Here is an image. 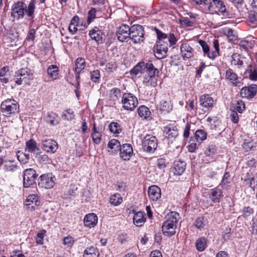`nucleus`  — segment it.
<instances>
[{"mask_svg": "<svg viewBox=\"0 0 257 257\" xmlns=\"http://www.w3.org/2000/svg\"><path fill=\"white\" fill-rule=\"evenodd\" d=\"M35 4L34 1L30 2L28 6L22 1L15 3L12 7L11 17L16 20H20L24 18L26 13L28 17H33L36 8Z\"/></svg>", "mask_w": 257, "mask_h": 257, "instance_id": "1", "label": "nucleus"}, {"mask_svg": "<svg viewBox=\"0 0 257 257\" xmlns=\"http://www.w3.org/2000/svg\"><path fill=\"white\" fill-rule=\"evenodd\" d=\"M147 74L143 80V84L146 86L155 87L157 82V76L159 71L155 68L151 62H148L146 64Z\"/></svg>", "mask_w": 257, "mask_h": 257, "instance_id": "2", "label": "nucleus"}, {"mask_svg": "<svg viewBox=\"0 0 257 257\" xmlns=\"http://www.w3.org/2000/svg\"><path fill=\"white\" fill-rule=\"evenodd\" d=\"M122 108L126 110H134L138 104L137 97L132 93H124L121 97Z\"/></svg>", "mask_w": 257, "mask_h": 257, "instance_id": "3", "label": "nucleus"}, {"mask_svg": "<svg viewBox=\"0 0 257 257\" xmlns=\"http://www.w3.org/2000/svg\"><path fill=\"white\" fill-rule=\"evenodd\" d=\"M2 112L6 115H10L18 111V103L13 99H8L4 101L1 105Z\"/></svg>", "mask_w": 257, "mask_h": 257, "instance_id": "4", "label": "nucleus"}, {"mask_svg": "<svg viewBox=\"0 0 257 257\" xmlns=\"http://www.w3.org/2000/svg\"><path fill=\"white\" fill-rule=\"evenodd\" d=\"M33 79V75L31 70L28 68H22L18 70L15 73V83L20 85L23 82L27 83L30 80Z\"/></svg>", "mask_w": 257, "mask_h": 257, "instance_id": "5", "label": "nucleus"}, {"mask_svg": "<svg viewBox=\"0 0 257 257\" xmlns=\"http://www.w3.org/2000/svg\"><path fill=\"white\" fill-rule=\"evenodd\" d=\"M142 148L144 151L153 153L158 146V140L156 137L151 135H147L143 139L142 142Z\"/></svg>", "mask_w": 257, "mask_h": 257, "instance_id": "6", "label": "nucleus"}, {"mask_svg": "<svg viewBox=\"0 0 257 257\" xmlns=\"http://www.w3.org/2000/svg\"><path fill=\"white\" fill-rule=\"evenodd\" d=\"M144 38V34L143 27L139 25H135L131 27L129 39L136 44L143 42Z\"/></svg>", "mask_w": 257, "mask_h": 257, "instance_id": "7", "label": "nucleus"}, {"mask_svg": "<svg viewBox=\"0 0 257 257\" xmlns=\"http://www.w3.org/2000/svg\"><path fill=\"white\" fill-rule=\"evenodd\" d=\"M55 180L56 178L52 174H43L38 180V185L41 188L49 189L54 186Z\"/></svg>", "mask_w": 257, "mask_h": 257, "instance_id": "8", "label": "nucleus"}, {"mask_svg": "<svg viewBox=\"0 0 257 257\" xmlns=\"http://www.w3.org/2000/svg\"><path fill=\"white\" fill-rule=\"evenodd\" d=\"M37 177L36 171L33 169H27L23 173L24 187L28 188L35 183Z\"/></svg>", "mask_w": 257, "mask_h": 257, "instance_id": "9", "label": "nucleus"}, {"mask_svg": "<svg viewBox=\"0 0 257 257\" xmlns=\"http://www.w3.org/2000/svg\"><path fill=\"white\" fill-rule=\"evenodd\" d=\"M168 51V44L165 42L158 41L154 48L155 56L159 59L164 58Z\"/></svg>", "mask_w": 257, "mask_h": 257, "instance_id": "10", "label": "nucleus"}, {"mask_svg": "<svg viewBox=\"0 0 257 257\" xmlns=\"http://www.w3.org/2000/svg\"><path fill=\"white\" fill-rule=\"evenodd\" d=\"M257 85L251 84L247 86L242 87L240 90L241 97L250 99L252 98L256 94Z\"/></svg>", "mask_w": 257, "mask_h": 257, "instance_id": "11", "label": "nucleus"}, {"mask_svg": "<svg viewBox=\"0 0 257 257\" xmlns=\"http://www.w3.org/2000/svg\"><path fill=\"white\" fill-rule=\"evenodd\" d=\"M131 28L127 25H122L119 27L116 35L118 40L121 42H127L129 40Z\"/></svg>", "mask_w": 257, "mask_h": 257, "instance_id": "12", "label": "nucleus"}, {"mask_svg": "<svg viewBox=\"0 0 257 257\" xmlns=\"http://www.w3.org/2000/svg\"><path fill=\"white\" fill-rule=\"evenodd\" d=\"M164 135L168 139L175 138L178 135V131L175 123H169L164 127Z\"/></svg>", "mask_w": 257, "mask_h": 257, "instance_id": "13", "label": "nucleus"}, {"mask_svg": "<svg viewBox=\"0 0 257 257\" xmlns=\"http://www.w3.org/2000/svg\"><path fill=\"white\" fill-rule=\"evenodd\" d=\"M104 128L102 125L97 126L94 123L92 129L91 137L94 143L99 144L101 140Z\"/></svg>", "mask_w": 257, "mask_h": 257, "instance_id": "14", "label": "nucleus"}, {"mask_svg": "<svg viewBox=\"0 0 257 257\" xmlns=\"http://www.w3.org/2000/svg\"><path fill=\"white\" fill-rule=\"evenodd\" d=\"M43 149L47 153H54L58 149L57 143L52 139L42 141Z\"/></svg>", "mask_w": 257, "mask_h": 257, "instance_id": "15", "label": "nucleus"}, {"mask_svg": "<svg viewBox=\"0 0 257 257\" xmlns=\"http://www.w3.org/2000/svg\"><path fill=\"white\" fill-rule=\"evenodd\" d=\"M177 225L169 221H165L162 224V231L165 235L172 236L176 233Z\"/></svg>", "mask_w": 257, "mask_h": 257, "instance_id": "16", "label": "nucleus"}, {"mask_svg": "<svg viewBox=\"0 0 257 257\" xmlns=\"http://www.w3.org/2000/svg\"><path fill=\"white\" fill-rule=\"evenodd\" d=\"M120 157L123 160H129L133 154L132 146L128 144L123 145L119 149Z\"/></svg>", "mask_w": 257, "mask_h": 257, "instance_id": "17", "label": "nucleus"}, {"mask_svg": "<svg viewBox=\"0 0 257 257\" xmlns=\"http://www.w3.org/2000/svg\"><path fill=\"white\" fill-rule=\"evenodd\" d=\"M194 53L193 49L188 44H182L180 46V55L184 60L192 58Z\"/></svg>", "mask_w": 257, "mask_h": 257, "instance_id": "18", "label": "nucleus"}, {"mask_svg": "<svg viewBox=\"0 0 257 257\" xmlns=\"http://www.w3.org/2000/svg\"><path fill=\"white\" fill-rule=\"evenodd\" d=\"M39 197L36 194H31L29 195L26 200V205L32 209L40 205Z\"/></svg>", "mask_w": 257, "mask_h": 257, "instance_id": "19", "label": "nucleus"}, {"mask_svg": "<svg viewBox=\"0 0 257 257\" xmlns=\"http://www.w3.org/2000/svg\"><path fill=\"white\" fill-rule=\"evenodd\" d=\"M225 78L234 86H236L240 83L241 78L230 69L226 71Z\"/></svg>", "mask_w": 257, "mask_h": 257, "instance_id": "20", "label": "nucleus"}, {"mask_svg": "<svg viewBox=\"0 0 257 257\" xmlns=\"http://www.w3.org/2000/svg\"><path fill=\"white\" fill-rule=\"evenodd\" d=\"M98 218L94 213H89L85 215L83 221L84 226L91 228L95 226L97 223Z\"/></svg>", "mask_w": 257, "mask_h": 257, "instance_id": "21", "label": "nucleus"}, {"mask_svg": "<svg viewBox=\"0 0 257 257\" xmlns=\"http://www.w3.org/2000/svg\"><path fill=\"white\" fill-rule=\"evenodd\" d=\"M148 196L152 201H157L161 197V193L160 188L156 185H152L148 189Z\"/></svg>", "mask_w": 257, "mask_h": 257, "instance_id": "22", "label": "nucleus"}, {"mask_svg": "<svg viewBox=\"0 0 257 257\" xmlns=\"http://www.w3.org/2000/svg\"><path fill=\"white\" fill-rule=\"evenodd\" d=\"M199 101L200 105L206 108L212 107L214 102L213 98L208 94L201 95Z\"/></svg>", "mask_w": 257, "mask_h": 257, "instance_id": "23", "label": "nucleus"}, {"mask_svg": "<svg viewBox=\"0 0 257 257\" xmlns=\"http://www.w3.org/2000/svg\"><path fill=\"white\" fill-rule=\"evenodd\" d=\"M219 187L210 190L209 192V198L214 203L219 202L220 197L222 196V192Z\"/></svg>", "mask_w": 257, "mask_h": 257, "instance_id": "24", "label": "nucleus"}, {"mask_svg": "<svg viewBox=\"0 0 257 257\" xmlns=\"http://www.w3.org/2000/svg\"><path fill=\"white\" fill-rule=\"evenodd\" d=\"M146 220V214L144 212L138 211L134 214L133 222L137 226H141Z\"/></svg>", "mask_w": 257, "mask_h": 257, "instance_id": "25", "label": "nucleus"}, {"mask_svg": "<svg viewBox=\"0 0 257 257\" xmlns=\"http://www.w3.org/2000/svg\"><path fill=\"white\" fill-rule=\"evenodd\" d=\"M89 35L91 38L98 43L102 42V32L98 28L95 27L92 30H90Z\"/></svg>", "mask_w": 257, "mask_h": 257, "instance_id": "26", "label": "nucleus"}, {"mask_svg": "<svg viewBox=\"0 0 257 257\" xmlns=\"http://www.w3.org/2000/svg\"><path fill=\"white\" fill-rule=\"evenodd\" d=\"M245 74L251 81L257 80V67L249 65L245 70Z\"/></svg>", "mask_w": 257, "mask_h": 257, "instance_id": "27", "label": "nucleus"}, {"mask_svg": "<svg viewBox=\"0 0 257 257\" xmlns=\"http://www.w3.org/2000/svg\"><path fill=\"white\" fill-rule=\"evenodd\" d=\"M159 108L164 113H169L172 111L173 105L169 99L162 100L159 104Z\"/></svg>", "mask_w": 257, "mask_h": 257, "instance_id": "28", "label": "nucleus"}, {"mask_svg": "<svg viewBox=\"0 0 257 257\" xmlns=\"http://www.w3.org/2000/svg\"><path fill=\"white\" fill-rule=\"evenodd\" d=\"M45 119L47 123L53 126L58 124L60 121L59 116L53 112L48 113Z\"/></svg>", "mask_w": 257, "mask_h": 257, "instance_id": "29", "label": "nucleus"}, {"mask_svg": "<svg viewBox=\"0 0 257 257\" xmlns=\"http://www.w3.org/2000/svg\"><path fill=\"white\" fill-rule=\"evenodd\" d=\"M47 73L51 80H56L58 77V67L55 65L49 66L47 69Z\"/></svg>", "mask_w": 257, "mask_h": 257, "instance_id": "30", "label": "nucleus"}, {"mask_svg": "<svg viewBox=\"0 0 257 257\" xmlns=\"http://www.w3.org/2000/svg\"><path fill=\"white\" fill-rule=\"evenodd\" d=\"M185 170V163L183 162L177 161L174 164L173 173L176 175H181Z\"/></svg>", "mask_w": 257, "mask_h": 257, "instance_id": "31", "label": "nucleus"}, {"mask_svg": "<svg viewBox=\"0 0 257 257\" xmlns=\"http://www.w3.org/2000/svg\"><path fill=\"white\" fill-rule=\"evenodd\" d=\"M17 156L18 160L23 164L28 163L30 159V153L27 151L24 152L18 151Z\"/></svg>", "mask_w": 257, "mask_h": 257, "instance_id": "32", "label": "nucleus"}, {"mask_svg": "<svg viewBox=\"0 0 257 257\" xmlns=\"http://www.w3.org/2000/svg\"><path fill=\"white\" fill-rule=\"evenodd\" d=\"M138 113L139 115L144 119L148 118L151 115V111L149 108L145 105L139 106L138 109Z\"/></svg>", "mask_w": 257, "mask_h": 257, "instance_id": "33", "label": "nucleus"}, {"mask_svg": "<svg viewBox=\"0 0 257 257\" xmlns=\"http://www.w3.org/2000/svg\"><path fill=\"white\" fill-rule=\"evenodd\" d=\"M196 249L199 251H203L207 247V239L202 237L198 238L195 243Z\"/></svg>", "mask_w": 257, "mask_h": 257, "instance_id": "34", "label": "nucleus"}, {"mask_svg": "<svg viewBox=\"0 0 257 257\" xmlns=\"http://www.w3.org/2000/svg\"><path fill=\"white\" fill-rule=\"evenodd\" d=\"M99 251L97 249L93 246L87 248L84 252L83 257H98Z\"/></svg>", "mask_w": 257, "mask_h": 257, "instance_id": "35", "label": "nucleus"}, {"mask_svg": "<svg viewBox=\"0 0 257 257\" xmlns=\"http://www.w3.org/2000/svg\"><path fill=\"white\" fill-rule=\"evenodd\" d=\"M221 32L226 36L230 41H234L237 39V37L235 33L231 29L228 28H223Z\"/></svg>", "mask_w": 257, "mask_h": 257, "instance_id": "36", "label": "nucleus"}, {"mask_svg": "<svg viewBox=\"0 0 257 257\" xmlns=\"http://www.w3.org/2000/svg\"><path fill=\"white\" fill-rule=\"evenodd\" d=\"M120 96V90L118 88H113L109 91V96L110 100L113 102H115L118 100Z\"/></svg>", "mask_w": 257, "mask_h": 257, "instance_id": "37", "label": "nucleus"}, {"mask_svg": "<svg viewBox=\"0 0 257 257\" xmlns=\"http://www.w3.org/2000/svg\"><path fill=\"white\" fill-rule=\"evenodd\" d=\"M180 219L179 214L175 211L169 212L166 216V220L175 223L177 225V223Z\"/></svg>", "mask_w": 257, "mask_h": 257, "instance_id": "38", "label": "nucleus"}, {"mask_svg": "<svg viewBox=\"0 0 257 257\" xmlns=\"http://www.w3.org/2000/svg\"><path fill=\"white\" fill-rule=\"evenodd\" d=\"M122 201V198L120 194L118 193H115L112 195L109 199L110 203L114 206L120 205Z\"/></svg>", "mask_w": 257, "mask_h": 257, "instance_id": "39", "label": "nucleus"}, {"mask_svg": "<svg viewBox=\"0 0 257 257\" xmlns=\"http://www.w3.org/2000/svg\"><path fill=\"white\" fill-rule=\"evenodd\" d=\"M86 65L85 59L83 58H78L75 61V71L77 74H79Z\"/></svg>", "mask_w": 257, "mask_h": 257, "instance_id": "40", "label": "nucleus"}, {"mask_svg": "<svg viewBox=\"0 0 257 257\" xmlns=\"http://www.w3.org/2000/svg\"><path fill=\"white\" fill-rule=\"evenodd\" d=\"M39 150L37 146V143L35 141L31 139L26 142V148L25 151L30 152H35L36 151Z\"/></svg>", "mask_w": 257, "mask_h": 257, "instance_id": "41", "label": "nucleus"}, {"mask_svg": "<svg viewBox=\"0 0 257 257\" xmlns=\"http://www.w3.org/2000/svg\"><path fill=\"white\" fill-rule=\"evenodd\" d=\"M214 50L212 51L210 54H208V58L211 59H214L219 54V43L217 40L214 39L213 41Z\"/></svg>", "mask_w": 257, "mask_h": 257, "instance_id": "42", "label": "nucleus"}, {"mask_svg": "<svg viewBox=\"0 0 257 257\" xmlns=\"http://www.w3.org/2000/svg\"><path fill=\"white\" fill-rule=\"evenodd\" d=\"M207 137L206 133L202 130H198L196 131L195 137L196 141L198 143H202L206 140Z\"/></svg>", "mask_w": 257, "mask_h": 257, "instance_id": "43", "label": "nucleus"}, {"mask_svg": "<svg viewBox=\"0 0 257 257\" xmlns=\"http://www.w3.org/2000/svg\"><path fill=\"white\" fill-rule=\"evenodd\" d=\"M109 131L114 134L118 135L121 132L120 125L117 122H112L109 125Z\"/></svg>", "mask_w": 257, "mask_h": 257, "instance_id": "44", "label": "nucleus"}, {"mask_svg": "<svg viewBox=\"0 0 257 257\" xmlns=\"http://www.w3.org/2000/svg\"><path fill=\"white\" fill-rule=\"evenodd\" d=\"M46 233V231L44 229H42L38 232L36 237V242L37 244L42 245L43 244Z\"/></svg>", "mask_w": 257, "mask_h": 257, "instance_id": "45", "label": "nucleus"}, {"mask_svg": "<svg viewBox=\"0 0 257 257\" xmlns=\"http://www.w3.org/2000/svg\"><path fill=\"white\" fill-rule=\"evenodd\" d=\"M120 147L119 142L116 139H112L108 143V148L115 151L118 150L120 149Z\"/></svg>", "mask_w": 257, "mask_h": 257, "instance_id": "46", "label": "nucleus"}, {"mask_svg": "<svg viewBox=\"0 0 257 257\" xmlns=\"http://www.w3.org/2000/svg\"><path fill=\"white\" fill-rule=\"evenodd\" d=\"M36 158L39 162L42 164H50L51 162L48 156L41 153L36 156Z\"/></svg>", "mask_w": 257, "mask_h": 257, "instance_id": "47", "label": "nucleus"}, {"mask_svg": "<svg viewBox=\"0 0 257 257\" xmlns=\"http://www.w3.org/2000/svg\"><path fill=\"white\" fill-rule=\"evenodd\" d=\"M100 79V74L98 70H94L90 72V79L94 83H98Z\"/></svg>", "mask_w": 257, "mask_h": 257, "instance_id": "48", "label": "nucleus"}, {"mask_svg": "<svg viewBox=\"0 0 257 257\" xmlns=\"http://www.w3.org/2000/svg\"><path fill=\"white\" fill-rule=\"evenodd\" d=\"M74 114L73 111L71 109H68L65 110L63 114L62 117L63 119L67 120H72L74 118Z\"/></svg>", "mask_w": 257, "mask_h": 257, "instance_id": "49", "label": "nucleus"}, {"mask_svg": "<svg viewBox=\"0 0 257 257\" xmlns=\"http://www.w3.org/2000/svg\"><path fill=\"white\" fill-rule=\"evenodd\" d=\"M4 169L7 172H14L17 170V165L12 162H9L5 165Z\"/></svg>", "mask_w": 257, "mask_h": 257, "instance_id": "50", "label": "nucleus"}, {"mask_svg": "<svg viewBox=\"0 0 257 257\" xmlns=\"http://www.w3.org/2000/svg\"><path fill=\"white\" fill-rule=\"evenodd\" d=\"M198 43L199 45L201 46L202 50L205 55H206L208 57V54H210L211 53V52H210L209 47L207 44L206 43V42L203 40H199L198 41Z\"/></svg>", "mask_w": 257, "mask_h": 257, "instance_id": "51", "label": "nucleus"}, {"mask_svg": "<svg viewBox=\"0 0 257 257\" xmlns=\"http://www.w3.org/2000/svg\"><path fill=\"white\" fill-rule=\"evenodd\" d=\"M96 9L92 8L88 13L87 23L89 24L96 18Z\"/></svg>", "mask_w": 257, "mask_h": 257, "instance_id": "52", "label": "nucleus"}, {"mask_svg": "<svg viewBox=\"0 0 257 257\" xmlns=\"http://www.w3.org/2000/svg\"><path fill=\"white\" fill-rule=\"evenodd\" d=\"M242 147L246 151H249L254 147V144L250 139H245Z\"/></svg>", "mask_w": 257, "mask_h": 257, "instance_id": "53", "label": "nucleus"}, {"mask_svg": "<svg viewBox=\"0 0 257 257\" xmlns=\"http://www.w3.org/2000/svg\"><path fill=\"white\" fill-rule=\"evenodd\" d=\"M229 177L230 175L229 173L225 172L223 176L222 179L219 186H221L222 188H224L225 187L226 185L230 183V181L229 180Z\"/></svg>", "mask_w": 257, "mask_h": 257, "instance_id": "54", "label": "nucleus"}, {"mask_svg": "<svg viewBox=\"0 0 257 257\" xmlns=\"http://www.w3.org/2000/svg\"><path fill=\"white\" fill-rule=\"evenodd\" d=\"M194 225L196 228L199 229H202L204 225V219L203 217L198 218L195 222Z\"/></svg>", "mask_w": 257, "mask_h": 257, "instance_id": "55", "label": "nucleus"}, {"mask_svg": "<svg viewBox=\"0 0 257 257\" xmlns=\"http://www.w3.org/2000/svg\"><path fill=\"white\" fill-rule=\"evenodd\" d=\"M74 243V239L72 236H67L63 239V244L68 247L71 246Z\"/></svg>", "mask_w": 257, "mask_h": 257, "instance_id": "56", "label": "nucleus"}, {"mask_svg": "<svg viewBox=\"0 0 257 257\" xmlns=\"http://www.w3.org/2000/svg\"><path fill=\"white\" fill-rule=\"evenodd\" d=\"M218 11L221 13H224L226 12V7L223 3L220 0L214 4Z\"/></svg>", "mask_w": 257, "mask_h": 257, "instance_id": "57", "label": "nucleus"}, {"mask_svg": "<svg viewBox=\"0 0 257 257\" xmlns=\"http://www.w3.org/2000/svg\"><path fill=\"white\" fill-rule=\"evenodd\" d=\"M155 31L157 35L158 39H159L158 41L164 42V40L168 38L166 34L163 33L159 29H156Z\"/></svg>", "mask_w": 257, "mask_h": 257, "instance_id": "58", "label": "nucleus"}, {"mask_svg": "<svg viewBox=\"0 0 257 257\" xmlns=\"http://www.w3.org/2000/svg\"><path fill=\"white\" fill-rule=\"evenodd\" d=\"M248 20L250 23H254L257 22V13L250 11L248 14Z\"/></svg>", "mask_w": 257, "mask_h": 257, "instance_id": "59", "label": "nucleus"}, {"mask_svg": "<svg viewBox=\"0 0 257 257\" xmlns=\"http://www.w3.org/2000/svg\"><path fill=\"white\" fill-rule=\"evenodd\" d=\"M197 5H202L203 3L205 5L208 6V10L210 11H212V9L213 8V6H212L211 4L209 3L207 0H193Z\"/></svg>", "mask_w": 257, "mask_h": 257, "instance_id": "60", "label": "nucleus"}, {"mask_svg": "<svg viewBox=\"0 0 257 257\" xmlns=\"http://www.w3.org/2000/svg\"><path fill=\"white\" fill-rule=\"evenodd\" d=\"M253 209L249 207H245L242 210V215L244 217H247L253 213Z\"/></svg>", "mask_w": 257, "mask_h": 257, "instance_id": "61", "label": "nucleus"}, {"mask_svg": "<svg viewBox=\"0 0 257 257\" xmlns=\"http://www.w3.org/2000/svg\"><path fill=\"white\" fill-rule=\"evenodd\" d=\"M234 109L236 111H238L239 113H242V111L245 109V105L244 103L241 101H238L237 103L236 106L235 107Z\"/></svg>", "mask_w": 257, "mask_h": 257, "instance_id": "62", "label": "nucleus"}, {"mask_svg": "<svg viewBox=\"0 0 257 257\" xmlns=\"http://www.w3.org/2000/svg\"><path fill=\"white\" fill-rule=\"evenodd\" d=\"M142 67L140 64L136 65L134 68L131 70V73L132 74L137 75L142 72Z\"/></svg>", "mask_w": 257, "mask_h": 257, "instance_id": "63", "label": "nucleus"}, {"mask_svg": "<svg viewBox=\"0 0 257 257\" xmlns=\"http://www.w3.org/2000/svg\"><path fill=\"white\" fill-rule=\"evenodd\" d=\"M168 41L170 46L175 45L178 40L173 33H170L168 36Z\"/></svg>", "mask_w": 257, "mask_h": 257, "instance_id": "64", "label": "nucleus"}]
</instances>
